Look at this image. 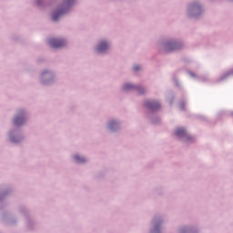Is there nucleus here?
<instances>
[{
  "mask_svg": "<svg viewBox=\"0 0 233 233\" xmlns=\"http://www.w3.org/2000/svg\"><path fill=\"white\" fill-rule=\"evenodd\" d=\"M185 134H187V131H185V128L183 127H179L176 131V135L178 136V137L185 136Z\"/></svg>",
  "mask_w": 233,
  "mask_h": 233,
  "instance_id": "6",
  "label": "nucleus"
},
{
  "mask_svg": "<svg viewBox=\"0 0 233 233\" xmlns=\"http://www.w3.org/2000/svg\"><path fill=\"white\" fill-rule=\"evenodd\" d=\"M49 44L53 48H61L62 46H65L66 42L65 40L52 38L49 40Z\"/></svg>",
  "mask_w": 233,
  "mask_h": 233,
  "instance_id": "1",
  "label": "nucleus"
},
{
  "mask_svg": "<svg viewBox=\"0 0 233 233\" xmlns=\"http://www.w3.org/2000/svg\"><path fill=\"white\" fill-rule=\"evenodd\" d=\"M22 123H25V118L24 117H21V116H16L14 120V124L16 126V127H19L21 126Z\"/></svg>",
  "mask_w": 233,
  "mask_h": 233,
  "instance_id": "5",
  "label": "nucleus"
},
{
  "mask_svg": "<svg viewBox=\"0 0 233 233\" xmlns=\"http://www.w3.org/2000/svg\"><path fill=\"white\" fill-rule=\"evenodd\" d=\"M179 48V44L177 43H168L166 46L167 52H172V50H177Z\"/></svg>",
  "mask_w": 233,
  "mask_h": 233,
  "instance_id": "2",
  "label": "nucleus"
},
{
  "mask_svg": "<svg viewBox=\"0 0 233 233\" xmlns=\"http://www.w3.org/2000/svg\"><path fill=\"white\" fill-rule=\"evenodd\" d=\"M135 72H137V70H139V68H141L139 66H135L134 67Z\"/></svg>",
  "mask_w": 233,
  "mask_h": 233,
  "instance_id": "10",
  "label": "nucleus"
},
{
  "mask_svg": "<svg viewBox=\"0 0 233 233\" xmlns=\"http://www.w3.org/2000/svg\"><path fill=\"white\" fill-rule=\"evenodd\" d=\"M147 108H150V110H157L161 106L157 101H151L147 103Z\"/></svg>",
  "mask_w": 233,
  "mask_h": 233,
  "instance_id": "3",
  "label": "nucleus"
},
{
  "mask_svg": "<svg viewBox=\"0 0 233 233\" xmlns=\"http://www.w3.org/2000/svg\"><path fill=\"white\" fill-rule=\"evenodd\" d=\"M62 14H65L64 10H58L56 13H54V15H53V21H57V19L59 18V16Z\"/></svg>",
  "mask_w": 233,
  "mask_h": 233,
  "instance_id": "7",
  "label": "nucleus"
},
{
  "mask_svg": "<svg viewBox=\"0 0 233 233\" xmlns=\"http://www.w3.org/2000/svg\"><path fill=\"white\" fill-rule=\"evenodd\" d=\"M75 159L76 161H77L78 163H85V158L84 157H81L79 156H75Z\"/></svg>",
  "mask_w": 233,
  "mask_h": 233,
  "instance_id": "8",
  "label": "nucleus"
},
{
  "mask_svg": "<svg viewBox=\"0 0 233 233\" xmlns=\"http://www.w3.org/2000/svg\"><path fill=\"white\" fill-rule=\"evenodd\" d=\"M72 0H67V3L70 5V2H71Z\"/></svg>",
  "mask_w": 233,
  "mask_h": 233,
  "instance_id": "12",
  "label": "nucleus"
},
{
  "mask_svg": "<svg viewBox=\"0 0 233 233\" xmlns=\"http://www.w3.org/2000/svg\"><path fill=\"white\" fill-rule=\"evenodd\" d=\"M132 88H134V86H132L130 84H127L124 86L125 90H132Z\"/></svg>",
  "mask_w": 233,
  "mask_h": 233,
  "instance_id": "9",
  "label": "nucleus"
},
{
  "mask_svg": "<svg viewBox=\"0 0 233 233\" xmlns=\"http://www.w3.org/2000/svg\"><path fill=\"white\" fill-rule=\"evenodd\" d=\"M96 50L97 52H105L108 50V44L106 42H100Z\"/></svg>",
  "mask_w": 233,
  "mask_h": 233,
  "instance_id": "4",
  "label": "nucleus"
},
{
  "mask_svg": "<svg viewBox=\"0 0 233 233\" xmlns=\"http://www.w3.org/2000/svg\"><path fill=\"white\" fill-rule=\"evenodd\" d=\"M112 127H114V123H111V124H110V128H112Z\"/></svg>",
  "mask_w": 233,
  "mask_h": 233,
  "instance_id": "11",
  "label": "nucleus"
}]
</instances>
